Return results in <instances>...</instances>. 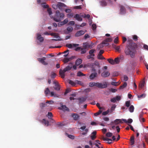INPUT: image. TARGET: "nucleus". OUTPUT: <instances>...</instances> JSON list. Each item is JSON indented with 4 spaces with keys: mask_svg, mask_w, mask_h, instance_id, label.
I'll return each instance as SVG.
<instances>
[{
    "mask_svg": "<svg viewBox=\"0 0 148 148\" xmlns=\"http://www.w3.org/2000/svg\"><path fill=\"white\" fill-rule=\"evenodd\" d=\"M138 45L136 43L134 42H130L127 45L125 49L124 53L126 56H130L131 58H135L137 53Z\"/></svg>",
    "mask_w": 148,
    "mask_h": 148,
    "instance_id": "f257e3e1",
    "label": "nucleus"
},
{
    "mask_svg": "<svg viewBox=\"0 0 148 148\" xmlns=\"http://www.w3.org/2000/svg\"><path fill=\"white\" fill-rule=\"evenodd\" d=\"M73 64L72 62H70L69 63V65L65 67L63 70L60 69L59 71V74L61 77L62 78H64L65 77V73L70 70L72 68L74 70H76L77 67L76 65L73 66Z\"/></svg>",
    "mask_w": 148,
    "mask_h": 148,
    "instance_id": "f03ea898",
    "label": "nucleus"
},
{
    "mask_svg": "<svg viewBox=\"0 0 148 148\" xmlns=\"http://www.w3.org/2000/svg\"><path fill=\"white\" fill-rule=\"evenodd\" d=\"M64 14L63 13H60L59 10H57L56 11L55 16L54 17L52 16L51 18H53L55 21L59 22L61 20V19H62L64 18Z\"/></svg>",
    "mask_w": 148,
    "mask_h": 148,
    "instance_id": "7ed1b4c3",
    "label": "nucleus"
},
{
    "mask_svg": "<svg viewBox=\"0 0 148 148\" xmlns=\"http://www.w3.org/2000/svg\"><path fill=\"white\" fill-rule=\"evenodd\" d=\"M97 87L100 88H104L107 87V84L106 82L103 84L99 82H97Z\"/></svg>",
    "mask_w": 148,
    "mask_h": 148,
    "instance_id": "20e7f679",
    "label": "nucleus"
},
{
    "mask_svg": "<svg viewBox=\"0 0 148 148\" xmlns=\"http://www.w3.org/2000/svg\"><path fill=\"white\" fill-rule=\"evenodd\" d=\"M46 59V58L45 57H43L42 58H38L37 59V60L38 61L45 65H47L48 64V63L46 62L45 61Z\"/></svg>",
    "mask_w": 148,
    "mask_h": 148,
    "instance_id": "39448f33",
    "label": "nucleus"
},
{
    "mask_svg": "<svg viewBox=\"0 0 148 148\" xmlns=\"http://www.w3.org/2000/svg\"><path fill=\"white\" fill-rule=\"evenodd\" d=\"M110 75V73L109 71H104L101 73V76L105 78L108 77Z\"/></svg>",
    "mask_w": 148,
    "mask_h": 148,
    "instance_id": "423d86ee",
    "label": "nucleus"
},
{
    "mask_svg": "<svg viewBox=\"0 0 148 148\" xmlns=\"http://www.w3.org/2000/svg\"><path fill=\"white\" fill-rule=\"evenodd\" d=\"M57 6L58 8L61 10H62L63 8L66 7V5L64 3L61 2H58Z\"/></svg>",
    "mask_w": 148,
    "mask_h": 148,
    "instance_id": "0eeeda50",
    "label": "nucleus"
},
{
    "mask_svg": "<svg viewBox=\"0 0 148 148\" xmlns=\"http://www.w3.org/2000/svg\"><path fill=\"white\" fill-rule=\"evenodd\" d=\"M53 84L55 85V86L54 88L56 90H59L60 89V85L58 84V82L56 81H54Z\"/></svg>",
    "mask_w": 148,
    "mask_h": 148,
    "instance_id": "6e6552de",
    "label": "nucleus"
},
{
    "mask_svg": "<svg viewBox=\"0 0 148 148\" xmlns=\"http://www.w3.org/2000/svg\"><path fill=\"white\" fill-rule=\"evenodd\" d=\"M84 33L85 32L83 30L79 31L75 34V36L78 37L84 34Z\"/></svg>",
    "mask_w": 148,
    "mask_h": 148,
    "instance_id": "1a4fd4ad",
    "label": "nucleus"
},
{
    "mask_svg": "<svg viewBox=\"0 0 148 148\" xmlns=\"http://www.w3.org/2000/svg\"><path fill=\"white\" fill-rule=\"evenodd\" d=\"M79 44H67L66 45V46L70 48L71 49L73 47H76L79 46Z\"/></svg>",
    "mask_w": 148,
    "mask_h": 148,
    "instance_id": "9d476101",
    "label": "nucleus"
},
{
    "mask_svg": "<svg viewBox=\"0 0 148 148\" xmlns=\"http://www.w3.org/2000/svg\"><path fill=\"white\" fill-rule=\"evenodd\" d=\"M120 14H123L125 13V9L123 6L121 5L120 6Z\"/></svg>",
    "mask_w": 148,
    "mask_h": 148,
    "instance_id": "9b49d317",
    "label": "nucleus"
},
{
    "mask_svg": "<svg viewBox=\"0 0 148 148\" xmlns=\"http://www.w3.org/2000/svg\"><path fill=\"white\" fill-rule=\"evenodd\" d=\"M74 18H75L77 21H81L82 20V18L81 16H80L78 14H76L74 16Z\"/></svg>",
    "mask_w": 148,
    "mask_h": 148,
    "instance_id": "f8f14e48",
    "label": "nucleus"
},
{
    "mask_svg": "<svg viewBox=\"0 0 148 148\" xmlns=\"http://www.w3.org/2000/svg\"><path fill=\"white\" fill-rule=\"evenodd\" d=\"M37 38L40 42H42L44 41L43 38L41 36V34H40L38 33L37 34Z\"/></svg>",
    "mask_w": 148,
    "mask_h": 148,
    "instance_id": "ddd939ff",
    "label": "nucleus"
},
{
    "mask_svg": "<svg viewBox=\"0 0 148 148\" xmlns=\"http://www.w3.org/2000/svg\"><path fill=\"white\" fill-rule=\"evenodd\" d=\"M122 121V119H116L113 122H112V123H114L115 125H117L119 124L122 123L123 122Z\"/></svg>",
    "mask_w": 148,
    "mask_h": 148,
    "instance_id": "4468645a",
    "label": "nucleus"
},
{
    "mask_svg": "<svg viewBox=\"0 0 148 148\" xmlns=\"http://www.w3.org/2000/svg\"><path fill=\"white\" fill-rule=\"evenodd\" d=\"M61 108H59V109L60 110H62L64 111H69V109L65 105H61Z\"/></svg>",
    "mask_w": 148,
    "mask_h": 148,
    "instance_id": "2eb2a0df",
    "label": "nucleus"
},
{
    "mask_svg": "<svg viewBox=\"0 0 148 148\" xmlns=\"http://www.w3.org/2000/svg\"><path fill=\"white\" fill-rule=\"evenodd\" d=\"M97 76V74L96 72L92 73L89 76L90 78L91 79H93L95 77Z\"/></svg>",
    "mask_w": 148,
    "mask_h": 148,
    "instance_id": "dca6fc26",
    "label": "nucleus"
},
{
    "mask_svg": "<svg viewBox=\"0 0 148 148\" xmlns=\"http://www.w3.org/2000/svg\"><path fill=\"white\" fill-rule=\"evenodd\" d=\"M97 132L95 131L93 132L91 134L92 135L90 136V138L92 140H94L96 138V134Z\"/></svg>",
    "mask_w": 148,
    "mask_h": 148,
    "instance_id": "f3484780",
    "label": "nucleus"
},
{
    "mask_svg": "<svg viewBox=\"0 0 148 148\" xmlns=\"http://www.w3.org/2000/svg\"><path fill=\"white\" fill-rule=\"evenodd\" d=\"M82 62V60L80 58H78L76 61L75 64L77 66L79 65Z\"/></svg>",
    "mask_w": 148,
    "mask_h": 148,
    "instance_id": "a211bd4d",
    "label": "nucleus"
},
{
    "mask_svg": "<svg viewBox=\"0 0 148 148\" xmlns=\"http://www.w3.org/2000/svg\"><path fill=\"white\" fill-rule=\"evenodd\" d=\"M72 116L75 120H77L79 118V116L76 113H73L72 114Z\"/></svg>",
    "mask_w": 148,
    "mask_h": 148,
    "instance_id": "6ab92c4d",
    "label": "nucleus"
},
{
    "mask_svg": "<svg viewBox=\"0 0 148 148\" xmlns=\"http://www.w3.org/2000/svg\"><path fill=\"white\" fill-rule=\"evenodd\" d=\"M122 120L125 123H131L133 122L132 119H129L127 121L126 119H122Z\"/></svg>",
    "mask_w": 148,
    "mask_h": 148,
    "instance_id": "aec40b11",
    "label": "nucleus"
},
{
    "mask_svg": "<svg viewBox=\"0 0 148 148\" xmlns=\"http://www.w3.org/2000/svg\"><path fill=\"white\" fill-rule=\"evenodd\" d=\"M103 140L104 141H108V144H110L112 143V140L111 139L108 138H103Z\"/></svg>",
    "mask_w": 148,
    "mask_h": 148,
    "instance_id": "412c9836",
    "label": "nucleus"
},
{
    "mask_svg": "<svg viewBox=\"0 0 148 148\" xmlns=\"http://www.w3.org/2000/svg\"><path fill=\"white\" fill-rule=\"evenodd\" d=\"M42 123H44L45 125H47V126H48L49 125V122L48 121L46 120L45 119H43Z\"/></svg>",
    "mask_w": 148,
    "mask_h": 148,
    "instance_id": "4be33fe9",
    "label": "nucleus"
},
{
    "mask_svg": "<svg viewBox=\"0 0 148 148\" xmlns=\"http://www.w3.org/2000/svg\"><path fill=\"white\" fill-rule=\"evenodd\" d=\"M78 100L80 103H82L86 101V99L84 97L79 98Z\"/></svg>",
    "mask_w": 148,
    "mask_h": 148,
    "instance_id": "5701e85b",
    "label": "nucleus"
},
{
    "mask_svg": "<svg viewBox=\"0 0 148 148\" xmlns=\"http://www.w3.org/2000/svg\"><path fill=\"white\" fill-rule=\"evenodd\" d=\"M134 136H132L131 137L130 141L131 142V145H133L134 144Z\"/></svg>",
    "mask_w": 148,
    "mask_h": 148,
    "instance_id": "b1692460",
    "label": "nucleus"
},
{
    "mask_svg": "<svg viewBox=\"0 0 148 148\" xmlns=\"http://www.w3.org/2000/svg\"><path fill=\"white\" fill-rule=\"evenodd\" d=\"M113 47L115 49L118 51H120V46H116V45L114 44L112 45Z\"/></svg>",
    "mask_w": 148,
    "mask_h": 148,
    "instance_id": "393cba45",
    "label": "nucleus"
},
{
    "mask_svg": "<svg viewBox=\"0 0 148 148\" xmlns=\"http://www.w3.org/2000/svg\"><path fill=\"white\" fill-rule=\"evenodd\" d=\"M101 5L102 6H105L107 5V3L106 1L104 0H102L100 1Z\"/></svg>",
    "mask_w": 148,
    "mask_h": 148,
    "instance_id": "a878e982",
    "label": "nucleus"
},
{
    "mask_svg": "<svg viewBox=\"0 0 148 148\" xmlns=\"http://www.w3.org/2000/svg\"><path fill=\"white\" fill-rule=\"evenodd\" d=\"M89 86L90 87H92L94 86H97V82H90L89 83Z\"/></svg>",
    "mask_w": 148,
    "mask_h": 148,
    "instance_id": "bb28decb",
    "label": "nucleus"
},
{
    "mask_svg": "<svg viewBox=\"0 0 148 148\" xmlns=\"http://www.w3.org/2000/svg\"><path fill=\"white\" fill-rule=\"evenodd\" d=\"M70 95L72 96L70 97L69 98V99L71 100H74L75 99L74 98V97H75L76 96V94L75 93H73L71 95Z\"/></svg>",
    "mask_w": 148,
    "mask_h": 148,
    "instance_id": "cd10ccee",
    "label": "nucleus"
},
{
    "mask_svg": "<svg viewBox=\"0 0 148 148\" xmlns=\"http://www.w3.org/2000/svg\"><path fill=\"white\" fill-rule=\"evenodd\" d=\"M134 107L132 105L130 106L129 108V111L130 112H133L134 111Z\"/></svg>",
    "mask_w": 148,
    "mask_h": 148,
    "instance_id": "c85d7f7f",
    "label": "nucleus"
},
{
    "mask_svg": "<svg viewBox=\"0 0 148 148\" xmlns=\"http://www.w3.org/2000/svg\"><path fill=\"white\" fill-rule=\"evenodd\" d=\"M50 90L48 88H46L45 89L44 91V92L46 95H48L50 93Z\"/></svg>",
    "mask_w": 148,
    "mask_h": 148,
    "instance_id": "c756f323",
    "label": "nucleus"
},
{
    "mask_svg": "<svg viewBox=\"0 0 148 148\" xmlns=\"http://www.w3.org/2000/svg\"><path fill=\"white\" fill-rule=\"evenodd\" d=\"M127 86V83L126 82H124L123 84L120 87V89H123L125 88Z\"/></svg>",
    "mask_w": 148,
    "mask_h": 148,
    "instance_id": "7c9ffc66",
    "label": "nucleus"
},
{
    "mask_svg": "<svg viewBox=\"0 0 148 148\" xmlns=\"http://www.w3.org/2000/svg\"><path fill=\"white\" fill-rule=\"evenodd\" d=\"M85 74H84L82 73L81 71H78L77 73V76L79 77H80L81 76H85Z\"/></svg>",
    "mask_w": 148,
    "mask_h": 148,
    "instance_id": "2f4dec72",
    "label": "nucleus"
},
{
    "mask_svg": "<svg viewBox=\"0 0 148 148\" xmlns=\"http://www.w3.org/2000/svg\"><path fill=\"white\" fill-rule=\"evenodd\" d=\"M145 83V82L144 81L139 84V88L140 89H141L144 86Z\"/></svg>",
    "mask_w": 148,
    "mask_h": 148,
    "instance_id": "473e14b6",
    "label": "nucleus"
},
{
    "mask_svg": "<svg viewBox=\"0 0 148 148\" xmlns=\"http://www.w3.org/2000/svg\"><path fill=\"white\" fill-rule=\"evenodd\" d=\"M69 83L73 86H75L76 84V82L75 81V82H74L71 80H69Z\"/></svg>",
    "mask_w": 148,
    "mask_h": 148,
    "instance_id": "72a5a7b5",
    "label": "nucleus"
},
{
    "mask_svg": "<svg viewBox=\"0 0 148 148\" xmlns=\"http://www.w3.org/2000/svg\"><path fill=\"white\" fill-rule=\"evenodd\" d=\"M67 30L69 32H72L73 30V28L71 26H69L67 28Z\"/></svg>",
    "mask_w": 148,
    "mask_h": 148,
    "instance_id": "f704fd0d",
    "label": "nucleus"
},
{
    "mask_svg": "<svg viewBox=\"0 0 148 148\" xmlns=\"http://www.w3.org/2000/svg\"><path fill=\"white\" fill-rule=\"evenodd\" d=\"M108 61L109 63L112 64H114V60L112 59H109L108 60Z\"/></svg>",
    "mask_w": 148,
    "mask_h": 148,
    "instance_id": "c9c22d12",
    "label": "nucleus"
},
{
    "mask_svg": "<svg viewBox=\"0 0 148 148\" xmlns=\"http://www.w3.org/2000/svg\"><path fill=\"white\" fill-rule=\"evenodd\" d=\"M69 50L68 49L67 50H66V51H64L63 53L65 54L64 55V57H66L68 56V55L69 54Z\"/></svg>",
    "mask_w": 148,
    "mask_h": 148,
    "instance_id": "e433bc0d",
    "label": "nucleus"
},
{
    "mask_svg": "<svg viewBox=\"0 0 148 148\" xmlns=\"http://www.w3.org/2000/svg\"><path fill=\"white\" fill-rule=\"evenodd\" d=\"M103 47V45L101 43L97 45V50H99L100 49L102 48Z\"/></svg>",
    "mask_w": 148,
    "mask_h": 148,
    "instance_id": "4c0bfd02",
    "label": "nucleus"
},
{
    "mask_svg": "<svg viewBox=\"0 0 148 148\" xmlns=\"http://www.w3.org/2000/svg\"><path fill=\"white\" fill-rule=\"evenodd\" d=\"M47 106V104L45 103H41L40 104V106L41 109Z\"/></svg>",
    "mask_w": 148,
    "mask_h": 148,
    "instance_id": "58836bf2",
    "label": "nucleus"
},
{
    "mask_svg": "<svg viewBox=\"0 0 148 148\" xmlns=\"http://www.w3.org/2000/svg\"><path fill=\"white\" fill-rule=\"evenodd\" d=\"M120 59L119 58H116L114 60V63L118 64L120 62Z\"/></svg>",
    "mask_w": 148,
    "mask_h": 148,
    "instance_id": "ea45409f",
    "label": "nucleus"
},
{
    "mask_svg": "<svg viewBox=\"0 0 148 148\" xmlns=\"http://www.w3.org/2000/svg\"><path fill=\"white\" fill-rule=\"evenodd\" d=\"M130 105V101H127L125 102V105L127 107H129Z\"/></svg>",
    "mask_w": 148,
    "mask_h": 148,
    "instance_id": "a19ab883",
    "label": "nucleus"
},
{
    "mask_svg": "<svg viewBox=\"0 0 148 148\" xmlns=\"http://www.w3.org/2000/svg\"><path fill=\"white\" fill-rule=\"evenodd\" d=\"M88 46V43L87 42H84L83 44V47L84 48V49H87Z\"/></svg>",
    "mask_w": 148,
    "mask_h": 148,
    "instance_id": "79ce46f5",
    "label": "nucleus"
},
{
    "mask_svg": "<svg viewBox=\"0 0 148 148\" xmlns=\"http://www.w3.org/2000/svg\"><path fill=\"white\" fill-rule=\"evenodd\" d=\"M63 62L64 63H66L70 61L69 58H65L63 59Z\"/></svg>",
    "mask_w": 148,
    "mask_h": 148,
    "instance_id": "37998d69",
    "label": "nucleus"
},
{
    "mask_svg": "<svg viewBox=\"0 0 148 148\" xmlns=\"http://www.w3.org/2000/svg\"><path fill=\"white\" fill-rule=\"evenodd\" d=\"M48 116H49V117H48L49 119H51V120H52L54 121V120L53 119H51V118L49 117H51L53 116V114L51 112H48Z\"/></svg>",
    "mask_w": 148,
    "mask_h": 148,
    "instance_id": "c03bdc74",
    "label": "nucleus"
},
{
    "mask_svg": "<svg viewBox=\"0 0 148 148\" xmlns=\"http://www.w3.org/2000/svg\"><path fill=\"white\" fill-rule=\"evenodd\" d=\"M113 134L112 133L110 132H107L106 134V136L108 137H110L112 136Z\"/></svg>",
    "mask_w": 148,
    "mask_h": 148,
    "instance_id": "a18cd8bd",
    "label": "nucleus"
},
{
    "mask_svg": "<svg viewBox=\"0 0 148 148\" xmlns=\"http://www.w3.org/2000/svg\"><path fill=\"white\" fill-rule=\"evenodd\" d=\"M120 84V83H119L118 82H112L111 83V84L114 86H117L119 85Z\"/></svg>",
    "mask_w": 148,
    "mask_h": 148,
    "instance_id": "49530a36",
    "label": "nucleus"
},
{
    "mask_svg": "<svg viewBox=\"0 0 148 148\" xmlns=\"http://www.w3.org/2000/svg\"><path fill=\"white\" fill-rule=\"evenodd\" d=\"M102 112V111L101 110H100L98 111V112L94 113V115H95V116H98Z\"/></svg>",
    "mask_w": 148,
    "mask_h": 148,
    "instance_id": "de8ad7c7",
    "label": "nucleus"
},
{
    "mask_svg": "<svg viewBox=\"0 0 148 148\" xmlns=\"http://www.w3.org/2000/svg\"><path fill=\"white\" fill-rule=\"evenodd\" d=\"M146 94H143L140 95H138V97L139 98H144L145 97Z\"/></svg>",
    "mask_w": 148,
    "mask_h": 148,
    "instance_id": "09e8293b",
    "label": "nucleus"
},
{
    "mask_svg": "<svg viewBox=\"0 0 148 148\" xmlns=\"http://www.w3.org/2000/svg\"><path fill=\"white\" fill-rule=\"evenodd\" d=\"M95 54H90L87 56V58L88 59H90L91 58H93V57L95 56Z\"/></svg>",
    "mask_w": 148,
    "mask_h": 148,
    "instance_id": "8fccbe9b",
    "label": "nucleus"
},
{
    "mask_svg": "<svg viewBox=\"0 0 148 148\" xmlns=\"http://www.w3.org/2000/svg\"><path fill=\"white\" fill-rule=\"evenodd\" d=\"M95 51V50L92 49L89 51V53L90 54H94L93 53Z\"/></svg>",
    "mask_w": 148,
    "mask_h": 148,
    "instance_id": "3c124183",
    "label": "nucleus"
},
{
    "mask_svg": "<svg viewBox=\"0 0 148 148\" xmlns=\"http://www.w3.org/2000/svg\"><path fill=\"white\" fill-rule=\"evenodd\" d=\"M97 58L99 59H105V58L102 56V55H101V56H100L99 55V54L97 56Z\"/></svg>",
    "mask_w": 148,
    "mask_h": 148,
    "instance_id": "603ef678",
    "label": "nucleus"
},
{
    "mask_svg": "<svg viewBox=\"0 0 148 148\" xmlns=\"http://www.w3.org/2000/svg\"><path fill=\"white\" fill-rule=\"evenodd\" d=\"M108 42L106 41V40H105L103 41L102 42V44L103 45V44L106 45V46L108 45L109 44L108 43Z\"/></svg>",
    "mask_w": 148,
    "mask_h": 148,
    "instance_id": "864d4df0",
    "label": "nucleus"
},
{
    "mask_svg": "<svg viewBox=\"0 0 148 148\" xmlns=\"http://www.w3.org/2000/svg\"><path fill=\"white\" fill-rule=\"evenodd\" d=\"M82 16L84 18H87L88 19H89L90 18V15L89 14H87V15L85 14L84 16L82 15Z\"/></svg>",
    "mask_w": 148,
    "mask_h": 148,
    "instance_id": "5fc2aeb1",
    "label": "nucleus"
},
{
    "mask_svg": "<svg viewBox=\"0 0 148 148\" xmlns=\"http://www.w3.org/2000/svg\"><path fill=\"white\" fill-rule=\"evenodd\" d=\"M47 11L49 15H51L52 14V12L51 8H48L47 10Z\"/></svg>",
    "mask_w": 148,
    "mask_h": 148,
    "instance_id": "6e6d98bb",
    "label": "nucleus"
},
{
    "mask_svg": "<svg viewBox=\"0 0 148 148\" xmlns=\"http://www.w3.org/2000/svg\"><path fill=\"white\" fill-rule=\"evenodd\" d=\"M109 112V110H108L107 111L103 112L102 113V114L103 115H106L108 114Z\"/></svg>",
    "mask_w": 148,
    "mask_h": 148,
    "instance_id": "4d7b16f0",
    "label": "nucleus"
},
{
    "mask_svg": "<svg viewBox=\"0 0 148 148\" xmlns=\"http://www.w3.org/2000/svg\"><path fill=\"white\" fill-rule=\"evenodd\" d=\"M76 82V84H80L81 85H82L83 84V83L81 81H78L77 80H76L75 81Z\"/></svg>",
    "mask_w": 148,
    "mask_h": 148,
    "instance_id": "13d9d810",
    "label": "nucleus"
},
{
    "mask_svg": "<svg viewBox=\"0 0 148 148\" xmlns=\"http://www.w3.org/2000/svg\"><path fill=\"white\" fill-rule=\"evenodd\" d=\"M67 136L69 138L72 139H74L75 138V136L71 135L68 134Z\"/></svg>",
    "mask_w": 148,
    "mask_h": 148,
    "instance_id": "bf43d9fd",
    "label": "nucleus"
},
{
    "mask_svg": "<svg viewBox=\"0 0 148 148\" xmlns=\"http://www.w3.org/2000/svg\"><path fill=\"white\" fill-rule=\"evenodd\" d=\"M115 98L116 99V101H119L121 99V97L119 96H116L115 97Z\"/></svg>",
    "mask_w": 148,
    "mask_h": 148,
    "instance_id": "052dcab7",
    "label": "nucleus"
},
{
    "mask_svg": "<svg viewBox=\"0 0 148 148\" xmlns=\"http://www.w3.org/2000/svg\"><path fill=\"white\" fill-rule=\"evenodd\" d=\"M138 37L136 35H134L133 36V39L135 41H137L138 40Z\"/></svg>",
    "mask_w": 148,
    "mask_h": 148,
    "instance_id": "680f3d73",
    "label": "nucleus"
},
{
    "mask_svg": "<svg viewBox=\"0 0 148 148\" xmlns=\"http://www.w3.org/2000/svg\"><path fill=\"white\" fill-rule=\"evenodd\" d=\"M105 40L108 42H110L112 40V39L111 38H107Z\"/></svg>",
    "mask_w": 148,
    "mask_h": 148,
    "instance_id": "e2e57ef3",
    "label": "nucleus"
},
{
    "mask_svg": "<svg viewBox=\"0 0 148 148\" xmlns=\"http://www.w3.org/2000/svg\"><path fill=\"white\" fill-rule=\"evenodd\" d=\"M52 8L55 9H57L58 8L57 4H53L52 5Z\"/></svg>",
    "mask_w": 148,
    "mask_h": 148,
    "instance_id": "0e129e2a",
    "label": "nucleus"
},
{
    "mask_svg": "<svg viewBox=\"0 0 148 148\" xmlns=\"http://www.w3.org/2000/svg\"><path fill=\"white\" fill-rule=\"evenodd\" d=\"M46 103H49V104H52L54 103V102L53 101H47Z\"/></svg>",
    "mask_w": 148,
    "mask_h": 148,
    "instance_id": "69168bd1",
    "label": "nucleus"
},
{
    "mask_svg": "<svg viewBox=\"0 0 148 148\" xmlns=\"http://www.w3.org/2000/svg\"><path fill=\"white\" fill-rule=\"evenodd\" d=\"M73 16V14L72 13L67 14V16L68 18H71Z\"/></svg>",
    "mask_w": 148,
    "mask_h": 148,
    "instance_id": "338daca9",
    "label": "nucleus"
},
{
    "mask_svg": "<svg viewBox=\"0 0 148 148\" xmlns=\"http://www.w3.org/2000/svg\"><path fill=\"white\" fill-rule=\"evenodd\" d=\"M56 74L55 73H52L51 75V78L53 79L56 76Z\"/></svg>",
    "mask_w": 148,
    "mask_h": 148,
    "instance_id": "774afa93",
    "label": "nucleus"
}]
</instances>
